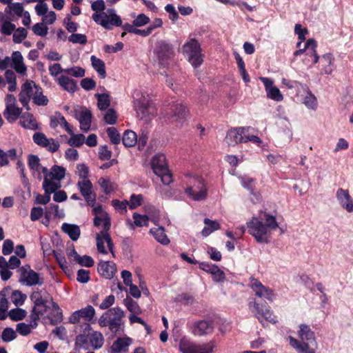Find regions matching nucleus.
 I'll list each match as a JSON object with an SVG mask.
<instances>
[{
    "label": "nucleus",
    "instance_id": "3c124183",
    "mask_svg": "<svg viewBox=\"0 0 353 353\" xmlns=\"http://www.w3.org/2000/svg\"><path fill=\"white\" fill-rule=\"evenodd\" d=\"M73 254L74 255L75 261L81 266L90 268L94 265V262L91 256L88 255H84L81 256L79 255L75 250H73Z\"/></svg>",
    "mask_w": 353,
    "mask_h": 353
},
{
    "label": "nucleus",
    "instance_id": "5fc2aeb1",
    "mask_svg": "<svg viewBox=\"0 0 353 353\" xmlns=\"http://www.w3.org/2000/svg\"><path fill=\"white\" fill-rule=\"evenodd\" d=\"M71 137L68 140V144L72 147H80L81 146L85 140V137L82 134H74L72 131V134H70Z\"/></svg>",
    "mask_w": 353,
    "mask_h": 353
},
{
    "label": "nucleus",
    "instance_id": "8fccbe9b",
    "mask_svg": "<svg viewBox=\"0 0 353 353\" xmlns=\"http://www.w3.org/2000/svg\"><path fill=\"white\" fill-rule=\"evenodd\" d=\"M89 341L94 349H99L103 344V336L100 332H93L89 336Z\"/></svg>",
    "mask_w": 353,
    "mask_h": 353
},
{
    "label": "nucleus",
    "instance_id": "a878e982",
    "mask_svg": "<svg viewBox=\"0 0 353 353\" xmlns=\"http://www.w3.org/2000/svg\"><path fill=\"white\" fill-rule=\"evenodd\" d=\"M11 66L19 74H25L26 73L27 67L23 63V57L19 51L12 52Z\"/></svg>",
    "mask_w": 353,
    "mask_h": 353
},
{
    "label": "nucleus",
    "instance_id": "4d7b16f0",
    "mask_svg": "<svg viewBox=\"0 0 353 353\" xmlns=\"http://www.w3.org/2000/svg\"><path fill=\"white\" fill-rule=\"evenodd\" d=\"M64 73L74 77H83L85 75V70L79 66H74L64 69Z\"/></svg>",
    "mask_w": 353,
    "mask_h": 353
},
{
    "label": "nucleus",
    "instance_id": "20e7f679",
    "mask_svg": "<svg viewBox=\"0 0 353 353\" xmlns=\"http://www.w3.org/2000/svg\"><path fill=\"white\" fill-rule=\"evenodd\" d=\"M136 95L134 108L137 117L145 123H148L157 116V108L148 98L143 95L139 97L138 93Z\"/></svg>",
    "mask_w": 353,
    "mask_h": 353
},
{
    "label": "nucleus",
    "instance_id": "c756f323",
    "mask_svg": "<svg viewBox=\"0 0 353 353\" xmlns=\"http://www.w3.org/2000/svg\"><path fill=\"white\" fill-rule=\"evenodd\" d=\"M8 289H3L0 291V321L5 320L8 317L7 313L10 303L8 300Z\"/></svg>",
    "mask_w": 353,
    "mask_h": 353
},
{
    "label": "nucleus",
    "instance_id": "c85d7f7f",
    "mask_svg": "<svg viewBox=\"0 0 353 353\" xmlns=\"http://www.w3.org/2000/svg\"><path fill=\"white\" fill-rule=\"evenodd\" d=\"M28 165L30 170L32 171L37 172L39 176H40L41 172L44 174V176L51 172V169L50 170H48L47 168L43 167L40 164L39 158L33 154H30L28 157Z\"/></svg>",
    "mask_w": 353,
    "mask_h": 353
},
{
    "label": "nucleus",
    "instance_id": "473e14b6",
    "mask_svg": "<svg viewBox=\"0 0 353 353\" xmlns=\"http://www.w3.org/2000/svg\"><path fill=\"white\" fill-rule=\"evenodd\" d=\"M57 81L64 90H66L69 92L73 93L77 88L76 81L67 76H60L59 78H57Z\"/></svg>",
    "mask_w": 353,
    "mask_h": 353
},
{
    "label": "nucleus",
    "instance_id": "e2e57ef3",
    "mask_svg": "<svg viewBox=\"0 0 353 353\" xmlns=\"http://www.w3.org/2000/svg\"><path fill=\"white\" fill-rule=\"evenodd\" d=\"M134 224L137 227L148 225L149 218L147 215H141L138 213L133 214Z\"/></svg>",
    "mask_w": 353,
    "mask_h": 353
},
{
    "label": "nucleus",
    "instance_id": "cd10ccee",
    "mask_svg": "<svg viewBox=\"0 0 353 353\" xmlns=\"http://www.w3.org/2000/svg\"><path fill=\"white\" fill-rule=\"evenodd\" d=\"M19 124L24 128L35 130L39 128V124L33 114L29 112L22 114L19 118Z\"/></svg>",
    "mask_w": 353,
    "mask_h": 353
},
{
    "label": "nucleus",
    "instance_id": "aec40b11",
    "mask_svg": "<svg viewBox=\"0 0 353 353\" xmlns=\"http://www.w3.org/2000/svg\"><path fill=\"white\" fill-rule=\"evenodd\" d=\"M259 79L264 85L268 98L277 102L283 101V94L279 89L274 85V81L271 79L261 77Z\"/></svg>",
    "mask_w": 353,
    "mask_h": 353
},
{
    "label": "nucleus",
    "instance_id": "13d9d810",
    "mask_svg": "<svg viewBox=\"0 0 353 353\" xmlns=\"http://www.w3.org/2000/svg\"><path fill=\"white\" fill-rule=\"evenodd\" d=\"M303 103L305 106L312 110H316L317 108V100L316 97L310 92L305 96Z\"/></svg>",
    "mask_w": 353,
    "mask_h": 353
},
{
    "label": "nucleus",
    "instance_id": "412c9836",
    "mask_svg": "<svg viewBox=\"0 0 353 353\" xmlns=\"http://www.w3.org/2000/svg\"><path fill=\"white\" fill-rule=\"evenodd\" d=\"M245 128H235L228 131L224 141L228 146H234L243 142Z\"/></svg>",
    "mask_w": 353,
    "mask_h": 353
},
{
    "label": "nucleus",
    "instance_id": "ddd939ff",
    "mask_svg": "<svg viewBox=\"0 0 353 353\" xmlns=\"http://www.w3.org/2000/svg\"><path fill=\"white\" fill-rule=\"evenodd\" d=\"M33 81H26L21 88V91L19 94V101L21 104L24 107L27 111L30 110L29 105L30 101L33 100V97L35 92V87H37Z\"/></svg>",
    "mask_w": 353,
    "mask_h": 353
},
{
    "label": "nucleus",
    "instance_id": "338daca9",
    "mask_svg": "<svg viewBox=\"0 0 353 353\" xmlns=\"http://www.w3.org/2000/svg\"><path fill=\"white\" fill-rule=\"evenodd\" d=\"M32 139L37 145L43 148L46 145L48 138L43 132H35L32 136Z\"/></svg>",
    "mask_w": 353,
    "mask_h": 353
},
{
    "label": "nucleus",
    "instance_id": "b1692460",
    "mask_svg": "<svg viewBox=\"0 0 353 353\" xmlns=\"http://www.w3.org/2000/svg\"><path fill=\"white\" fill-rule=\"evenodd\" d=\"M132 342V339L129 337L119 338L111 345V352L128 353L129 346Z\"/></svg>",
    "mask_w": 353,
    "mask_h": 353
},
{
    "label": "nucleus",
    "instance_id": "39448f33",
    "mask_svg": "<svg viewBox=\"0 0 353 353\" xmlns=\"http://www.w3.org/2000/svg\"><path fill=\"white\" fill-rule=\"evenodd\" d=\"M186 185L185 192L194 201H201L206 198L207 188L203 178L198 175L185 176Z\"/></svg>",
    "mask_w": 353,
    "mask_h": 353
},
{
    "label": "nucleus",
    "instance_id": "603ef678",
    "mask_svg": "<svg viewBox=\"0 0 353 353\" xmlns=\"http://www.w3.org/2000/svg\"><path fill=\"white\" fill-rule=\"evenodd\" d=\"M316 42L313 39H308L305 43V48H311V52H308L307 54H310L313 58V63H316L319 60V57L316 51Z\"/></svg>",
    "mask_w": 353,
    "mask_h": 353
},
{
    "label": "nucleus",
    "instance_id": "e433bc0d",
    "mask_svg": "<svg viewBox=\"0 0 353 353\" xmlns=\"http://www.w3.org/2000/svg\"><path fill=\"white\" fill-rule=\"evenodd\" d=\"M205 227L203 229L201 234L203 236H208L213 232L220 229V224L216 221H212L210 219H204Z\"/></svg>",
    "mask_w": 353,
    "mask_h": 353
},
{
    "label": "nucleus",
    "instance_id": "a211bd4d",
    "mask_svg": "<svg viewBox=\"0 0 353 353\" xmlns=\"http://www.w3.org/2000/svg\"><path fill=\"white\" fill-rule=\"evenodd\" d=\"M95 315V310L92 305H87L85 307L74 312L69 317L71 323L76 324L83 320L91 321Z\"/></svg>",
    "mask_w": 353,
    "mask_h": 353
},
{
    "label": "nucleus",
    "instance_id": "2f4dec72",
    "mask_svg": "<svg viewBox=\"0 0 353 353\" xmlns=\"http://www.w3.org/2000/svg\"><path fill=\"white\" fill-rule=\"evenodd\" d=\"M239 179L243 187L250 190L251 194L254 197V199H252V202H259L261 201L260 194L254 192V180L248 176H241L239 178Z\"/></svg>",
    "mask_w": 353,
    "mask_h": 353
},
{
    "label": "nucleus",
    "instance_id": "052dcab7",
    "mask_svg": "<svg viewBox=\"0 0 353 353\" xmlns=\"http://www.w3.org/2000/svg\"><path fill=\"white\" fill-rule=\"evenodd\" d=\"M68 41L72 43H79L85 45L88 42L87 37L85 34L79 33H72L69 37Z\"/></svg>",
    "mask_w": 353,
    "mask_h": 353
},
{
    "label": "nucleus",
    "instance_id": "69168bd1",
    "mask_svg": "<svg viewBox=\"0 0 353 353\" xmlns=\"http://www.w3.org/2000/svg\"><path fill=\"white\" fill-rule=\"evenodd\" d=\"M17 334L15 331L10 327L5 328L2 332L1 338L5 342H10L15 339Z\"/></svg>",
    "mask_w": 353,
    "mask_h": 353
},
{
    "label": "nucleus",
    "instance_id": "6e6552de",
    "mask_svg": "<svg viewBox=\"0 0 353 353\" xmlns=\"http://www.w3.org/2000/svg\"><path fill=\"white\" fill-rule=\"evenodd\" d=\"M151 166L154 173L161 178L164 185H169L172 182V174L168 170L164 154L154 155L152 159Z\"/></svg>",
    "mask_w": 353,
    "mask_h": 353
},
{
    "label": "nucleus",
    "instance_id": "0eeeda50",
    "mask_svg": "<svg viewBox=\"0 0 353 353\" xmlns=\"http://www.w3.org/2000/svg\"><path fill=\"white\" fill-rule=\"evenodd\" d=\"M93 21L103 28L110 30L114 27H122V19L114 9H108L105 12L92 14Z\"/></svg>",
    "mask_w": 353,
    "mask_h": 353
},
{
    "label": "nucleus",
    "instance_id": "dca6fc26",
    "mask_svg": "<svg viewBox=\"0 0 353 353\" xmlns=\"http://www.w3.org/2000/svg\"><path fill=\"white\" fill-rule=\"evenodd\" d=\"M249 285L254 292L256 296L265 299L269 301H273L274 299L273 290L268 287L264 286L259 280L252 278Z\"/></svg>",
    "mask_w": 353,
    "mask_h": 353
},
{
    "label": "nucleus",
    "instance_id": "6ab92c4d",
    "mask_svg": "<svg viewBox=\"0 0 353 353\" xmlns=\"http://www.w3.org/2000/svg\"><path fill=\"white\" fill-rule=\"evenodd\" d=\"M336 198L342 209L347 212H353V197L348 190L339 188L336 192Z\"/></svg>",
    "mask_w": 353,
    "mask_h": 353
},
{
    "label": "nucleus",
    "instance_id": "c03bdc74",
    "mask_svg": "<svg viewBox=\"0 0 353 353\" xmlns=\"http://www.w3.org/2000/svg\"><path fill=\"white\" fill-rule=\"evenodd\" d=\"M122 141L125 147H132L137 142V134L132 130H126L123 136Z\"/></svg>",
    "mask_w": 353,
    "mask_h": 353
},
{
    "label": "nucleus",
    "instance_id": "c9c22d12",
    "mask_svg": "<svg viewBox=\"0 0 353 353\" xmlns=\"http://www.w3.org/2000/svg\"><path fill=\"white\" fill-rule=\"evenodd\" d=\"M90 61L93 68L97 71L101 78L104 79L106 77L105 65L104 61L97 58L94 55L91 56Z\"/></svg>",
    "mask_w": 353,
    "mask_h": 353
},
{
    "label": "nucleus",
    "instance_id": "774afa93",
    "mask_svg": "<svg viewBox=\"0 0 353 353\" xmlns=\"http://www.w3.org/2000/svg\"><path fill=\"white\" fill-rule=\"evenodd\" d=\"M143 201V196L141 194H132L128 201V205L131 210L140 206Z\"/></svg>",
    "mask_w": 353,
    "mask_h": 353
},
{
    "label": "nucleus",
    "instance_id": "864d4df0",
    "mask_svg": "<svg viewBox=\"0 0 353 353\" xmlns=\"http://www.w3.org/2000/svg\"><path fill=\"white\" fill-rule=\"evenodd\" d=\"M123 303L126 308L131 314H140L141 313V310L135 301L131 299H125L123 300Z\"/></svg>",
    "mask_w": 353,
    "mask_h": 353
},
{
    "label": "nucleus",
    "instance_id": "ea45409f",
    "mask_svg": "<svg viewBox=\"0 0 353 353\" xmlns=\"http://www.w3.org/2000/svg\"><path fill=\"white\" fill-rule=\"evenodd\" d=\"M290 345L300 353H314V350L310 347L308 343H300L296 339L290 337Z\"/></svg>",
    "mask_w": 353,
    "mask_h": 353
},
{
    "label": "nucleus",
    "instance_id": "6e6d98bb",
    "mask_svg": "<svg viewBox=\"0 0 353 353\" xmlns=\"http://www.w3.org/2000/svg\"><path fill=\"white\" fill-rule=\"evenodd\" d=\"M215 345L212 341L203 344H196L194 353H212Z\"/></svg>",
    "mask_w": 353,
    "mask_h": 353
},
{
    "label": "nucleus",
    "instance_id": "f257e3e1",
    "mask_svg": "<svg viewBox=\"0 0 353 353\" xmlns=\"http://www.w3.org/2000/svg\"><path fill=\"white\" fill-rule=\"evenodd\" d=\"M279 227L276 218L268 213H261L254 216L248 223L249 233L259 243H267L270 236V231Z\"/></svg>",
    "mask_w": 353,
    "mask_h": 353
},
{
    "label": "nucleus",
    "instance_id": "680f3d73",
    "mask_svg": "<svg viewBox=\"0 0 353 353\" xmlns=\"http://www.w3.org/2000/svg\"><path fill=\"white\" fill-rule=\"evenodd\" d=\"M28 32L23 28H19L13 33V41L16 43H20L26 38Z\"/></svg>",
    "mask_w": 353,
    "mask_h": 353
},
{
    "label": "nucleus",
    "instance_id": "a19ab883",
    "mask_svg": "<svg viewBox=\"0 0 353 353\" xmlns=\"http://www.w3.org/2000/svg\"><path fill=\"white\" fill-rule=\"evenodd\" d=\"M98 183L106 194H110L117 189L116 183L111 181L110 179L101 177Z\"/></svg>",
    "mask_w": 353,
    "mask_h": 353
},
{
    "label": "nucleus",
    "instance_id": "49530a36",
    "mask_svg": "<svg viewBox=\"0 0 353 353\" xmlns=\"http://www.w3.org/2000/svg\"><path fill=\"white\" fill-rule=\"evenodd\" d=\"M95 97L97 99V106L99 110H104L110 106V99L108 94H96Z\"/></svg>",
    "mask_w": 353,
    "mask_h": 353
},
{
    "label": "nucleus",
    "instance_id": "1a4fd4ad",
    "mask_svg": "<svg viewBox=\"0 0 353 353\" xmlns=\"http://www.w3.org/2000/svg\"><path fill=\"white\" fill-rule=\"evenodd\" d=\"M182 50L193 67L197 68L202 64L203 59L201 46L196 39H190L183 46Z\"/></svg>",
    "mask_w": 353,
    "mask_h": 353
},
{
    "label": "nucleus",
    "instance_id": "58836bf2",
    "mask_svg": "<svg viewBox=\"0 0 353 353\" xmlns=\"http://www.w3.org/2000/svg\"><path fill=\"white\" fill-rule=\"evenodd\" d=\"M32 101L35 105L39 106H45L48 103V99L43 94V90L39 85L35 87V92Z\"/></svg>",
    "mask_w": 353,
    "mask_h": 353
},
{
    "label": "nucleus",
    "instance_id": "de8ad7c7",
    "mask_svg": "<svg viewBox=\"0 0 353 353\" xmlns=\"http://www.w3.org/2000/svg\"><path fill=\"white\" fill-rule=\"evenodd\" d=\"M45 294L48 295L46 292L43 294L41 291H35L30 295V299L37 306L45 305L48 299V296Z\"/></svg>",
    "mask_w": 353,
    "mask_h": 353
},
{
    "label": "nucleus",
    "instance_id": "f3484780",
    "mask_svg": "<svg viewBox=\"0 0 353 353\" xmlns=\"http://www.w3.org/2000/svg\"><path fill=\"white\" fill-rule=\"evenodd\" d=\"M77 186L88 204L94 206L96 201V194L93 192V186L91 181L88 179L80 180L77 183Z\"/></svg>",
    "mask_w": 353,
    "mask_h": 353
},
{
    "label": "nucleus",
    "instance_id": "a18cd8bd",
    "mask_svg": "<svg viewBox=\"0 0 353 353\" xmlns=\"http://www.w3.org/2000/svg\"><path fill=\"white\" fill-rule=\"evenodd\" d=\"M26 310L19 308L17 307V308L12 309L7 313L8 317H9L12 321H19L23 320L27 316Z\"/></svg>",
    "mask_w": 353,
    "mask_h": 353
},
{
    "label": "nucleus",
    "instance_id": "79ce46f5",
    "mask_svg": "<svg viewBox=\"0 0 353 353\" xmlns=\"http://www.w3.org/2000/svg\"><path fill=\"white\" fill-rule=\"evenodd\" d=\"M10 299L15 306L19 307L23 305L27 299V296L21 291L15 290L12 291Z\"/></svg>",
    "mask_w": 353,
    "mask_h": 353
},
{
    "label": "nucleus",
    "instance_id": "7c9ffc66",
    "mask_svg": "<svg viewBox=\"0 0 353 353\" xmlns=\"http://www.w3.org/2000/svg\"><path fill=\"white\" fill-rule=\"evenodd\" d=\"M299 336L301 341V343L315 344L314 333L311 330L308 325L305 324H301L300 325Z\"/></svg>",
    "mask_w": 353,
    "mask_h": 353
},
{
    "label": "nucleus",
    "instance_id": "9b49d317",
    "mask_svg": "<svg viewBox=\"0 0 353 353\" xmlns=\"http://www.w3.org/2000/svg\"><path fill=\"white\" fill-rule=\"evenodd\" d=\"M5 103L6 108L3 112V117L8 123H13L20 118L22 108L18 107L16 98L13 94H7Z\"/></svg>",
    "mask_w": 353,
    "mask_h": 353
},
{
    "label": "nucleus",
    "instance_id": "5701e85b",
    "mask_svg": "<svg viewBox=\"0 0 353 353\" xmlns=\"http://www.w3.org/2000/svg\"><path fill=\"white\" fill-rule=\"evenodd\" d=\"M98 272L103 278L111 279L117 272V267L115 263L112 261H102L98 265Z\"/></svg>",
    "mask_w": 353,
    "mask_h": 353
},
{
    "label": "nucleus",
    "instance_id": "393cba45",
    "mask_svg": "<svg viewBox=\"0 0 353 353\" xmlns=\"http://www.w3.org/2000/svg\"><path fill=\"white\" fill-rule=\"evenodd\" d=\"M212 323L208 321H199L194 324L192 333L194 335L202 336L213 332Z\"/></svg>",
    "mask_w": 353,
    "mask_h": 353
},
{
    "label": "nucleus",
    "instance_id": "37998d69",
    "mask_svg": "<svg viewBox=\"0 0 353 353\" xmlns=\"http://www.w3.org/2000/svg\"><path fill=\"white\" fill-rule=\"evenodd\" d=\"M179 350L182 353H194L195 343L185 337H183L179 344Z\"/></svg>",
    "mask_w": 353,
    "mask_h": 353
},
{
    "label": "nucleus",
    "instance_id": "bb28decb",
    "mask_svg": "<svg viewBox=\"0 0 353 353\" xmlns=\"http://www.w3.org/2000/svg\"><path fill=\"white\" fill-rule=\"evenodd\" d=\"M58 125L63 127L69 134H72V126L67 122L65 117L60 112H55L50 117V127L56 128Z\"/></svg>",
    "mask_w": 353,
    "mask_h": 353
},
{
    "label": "nucleus",
    "instance_id": "f03ea898",
    "mask_svg": "<svg viewBox=\"0 0 353 353\" xmlns=\"http://www.w3.org/2000/svg\"><path fill=\"white\" fill-rule=\"evenodd\" d=\"M93 207L92 213L94 215V225L96 227H102L101 231L97 234L96 237L97 250L101 254H108V251L104 246V243L106 242L109 250L113 254L114 245L108 234V230L111 225L110 218L101 205H99Z\"/></svg>",
    "mask_w": 353,
    "mask_h": 353
},
{
    "label": "nucleus",
    "instance_id": "423d86ee",
    "mask_svg": "<svg viewBox=\"0 0 353 353\" xmlns=\"http://www.w3.org/2000/svg\"><path fill=\"white\" fill-rule=\"evenodd\" d=\"M124 316V312L119 307L108 310L99 319L101 327H109L112 332L117 333L121 325V320Z\"/></svg>",
    "mask_w": 353,
    "mask_h": 353
},
{
    "label": "nucleus",
    "instance_id": "9d476101",
    "mask_svg": "<svg viewBox=\"0 0 353 353\" xmlns=\"http://www.w3.org/2000/svg\"><path fill=\"white\" fill-rule=\"evenodd\" d=\"M189 111L181 103H174L166 110V121L179 125L183 123L188 116Z\"/></svg>",
    "mask_w": 353,
    "mask_h": 353
},
{
    "label": "nucleus",
    "instance_id": "09e8293b",
    "mask_svg": "<svg viewBox=\"0 0 353 353\" xmlns=\"http://www.w3.org/2000/svg\"><path fill=\"white\" fill-rule=\"evenodd\" d=\"M137 26H134V24H130L128 23H126L123 25H122V29L125 31H127L128 32L134 33L137 35H141L142 37H147L150 35V30H140L137 29L136 28Z\"/></svg>",
    "mask_w": 353,
    "mask_h": 353
},
{
    "label": "nucleus",
    "instance_id": "72a5a7b5",
    "mask_svg": "<svg viewBox=\"0 0 353 353\" xmlns=\"http://www.w3.org/2000/svg\"><path fill=\"white\" fill-rule=\"evenodd\" d=\"M61 230L67 234L72 241H77L81 234L80 228L78 225L64 223L62 224Z\"/></svg>",
    "mask_w": 353,
    "mask_h": 353
},
{
    "label": "nucleus",
    "instance_id": "f8f14e48",
    "mask_svg": "<svg viewBox=\"0 0 353 353\" xmlns=\"http://www.w3.org/2000/svg\"><path fill=\"white\" fill-rule=\"evenodd\" d=\"M249 307L258 320L264 324L266 322L275 323L276 317L267 304L260 305L255 301L249 303Z\"/></svg>",
    "mask_w": 353,
    "mask_h": 353
},
{
    "label": "nucleus",
    "instance_id": "0e129e2a",
    "mask_svg": "<svg viewBox=\"0 0 353 353\" xmlns=\"http://www.w3.org/2000/svg\"><path fill=\"white\" fill-rule=\"evenodd\" d=\"M112 205L116 210L119 212L121 214H124L127 212V205H128V201L124 200L120 201L117 199L112 201Z\"/></svg>",
    "mask_w": 353,
    "mask_h": 353
},
{
    "label": "nucleus",
    "instance_id": "4be33fe9",
    "mask_svg": "<svg viewBox=\"0 0 353 353\" xmlns=\"http://www.w3.org/2000/svg\"><path fill=\"white\" fill-rule=\"evenodd\" d=\"M75 117L80 123L81 130L88 132L91 126V112L85 108H81L79 112L76 111Z\"/></svg>",
    "mask_w": 353,
    "mask_h": 353
},
{
    "label": "nucleus",
    "instance_id": "4c0bfd02",
    "mask_svg": "<svg viewBox=\"0 0 353 353\" xmlns=\"http://www.w3.org/2000/svg\"><path fill=\"white\" fill-rule=\"evenodd\" d=\"M334 58L332 54L327 53L322 56L321 63L322 64V70L326 74H330L332 72V65L333 64Z\"/></svg>",
    "mask_w": 353,
    "mask_h": 353
},
{
    "label": "nucleus",
    "instance_id": "2eb2a0df",
    "mask_svg": "<svg viewBox=\"0 0 353 353\" xmlns=\"http://www.w3.org/2000/svg\"><path fill=\"white\" fill-rule=\"evenodd\" d=\"M157 55L161 65L164 67L168 65L174 57V51L171 45L163 41L159 42Z\"/></svg>",
    "mask_w": 353,
    "mask_h": 353
},
{
    "label": "nucleus",
    "instance_id": "bf43d9fd",
    "mask_svg": "<svg viewBox=\"0 0 353 353\" xmlns=\"http://www.w3.org/2000/svg\"><path fill=\"white\" fill-rule=\"evenodd\" d=\"M107 134L111 141L114 144H119L121 141V136L118 130L114 127H110L107 129Z\"/></svg>",
    "mask_w": 353,
    "mask_h": 353
},
{
    "label": "nucleus",
    "instance_id": "7ed1b4c3",
    "mask_svg": "<svg viewBox=\"0 0 353 353\" xmlns=\"http://www.w3.org/2000/svg\"><path fill=\"white\" fill-rule=\"evenodd\" d=\"M65 169L60 165H54L51 168V172L43 177V195L39 194L36 201L42 205L48 203L51 199V194L57 191L61 186V181L65 177Z\"/></svg>",
    "mask_w": 353,
    "mask_h": 353
},
{
    "label": "nucleus",
    "instance_id": "4468645a",
    "mask_svg": "<svg viewBox=\"0 0 353 353\" xmlns=\"http://www.w3.org/2000/svg\"><path fill=\"white\" fill-rule=\"evenodd\" d=\"M19 272L20 274L19 281L23 285L31 286L41 283L39 275L28 265L20 268Z\"/></svg>",
    "mask_w": 353,
    "mask_h": 353
},
{
    "label": "nucleus",
    "instance_id": "f704fd0d",
    "mask_svg": "<svg viewBox=\"0 0 353 353\" xmlns=\"http://www.w3.org/2000/svg\"><path fill=\"white\" fill-rule=\"evenodd\" d=\"M150 233L159 243L163 245L169 244L170 240L165 234V230L163 227L151 228Z\"/></svg>",
    "mask_w": 353,
    "mask_h": 353
}]
</instances>
